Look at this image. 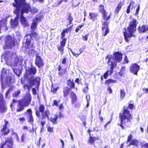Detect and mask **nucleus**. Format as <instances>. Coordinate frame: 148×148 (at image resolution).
Masks as SVG:
<instances>
[{
	"label": "nucleus",
	"mask_w": 148,
	"mask_h": 148,
	"mask_svg": "<svg viewBox=\"0 0 148 148\" xmlns=\"http://www.w3.org/2000/svg\"><path fill=\"white\" fill-rule=\"evenodd\" d=\"M37 72L36 67L32 65H31L27 69H26L24 77L27 79L28 84H24L23 87L24 89H27L28 92L25 94L23 98L18 101V108L16 109V112H17L23 111L25 109V107H28L31 103L32 101V96L29 92L32 87L35 84H36V88L37 90H38L41 80L40 78L38 76L34 77V76H31L28 78L29 75H35Z\"/></svg>",
	"instance_id": "nucleus-1"
},
{
	"label": "nucleus",
	"mask_w": 148,
	"mask_h": 148,
	"mask_svg": "<svg viewBox=\"0 0 148 148\" xmlns=\"http://www.w3.org/2000/svg\"><path fill=\"white\" fill-rule=\"evenodd\" d=\"M45 107L43 104H40L39 107V110H36L35 112L36 115L37 117L40 118V112L41 113L42 119H44L47 118L49 121L51 122L54 124H56L57 123V120L58 117L60 118L64 117V116L61 112H59V115L56 114L55 115L54 117H51L50 119L49 116L51 113L50 110H45Z\"/></svg>",
	"instance_id": "nucleus-2"
},
{
	"label": "nucleus",
	"mask_w": 148,
	"mask_h": 148,
	"mask_svg": "<svg viewBox=\"0 0 148 148\" xmlns=\"http://www.w3.org/2000/svg\"><path fill=\"white\" fill-rule=\"evenodd\" d=\"M138 24V22L135 19H133L130 21L129 24L128 26L127 27V31L126 28L125 27L124 29L125 31L123 32V36L124 39L126 42H129V38L132 37L135 38L136 35L134 34L136 30V27Z\"/></svg>",
	"instance_id": "nucleus-3"
},
{
	"label": "nucleus",
	"mask_w": 148,
	"mask_h": 148,
	"mask_svg": "<svg viewBox=\"0 0 148 148\" xmlns=\"http://www.w3.org/2000/svg\"><path fill=\"white\" fill-rule=\"evenodd\" d=\"M119 118L120 120V123L118 124L123 130L125 128V126L128 122H131L132 119V116L130 111L127 109L123 110L122 113L119 114Z\"/></svg>",
	"instance_id": "nucleus-4"
},
{
	"label": "nucleus",
	"mask_w": 148,
	"mask_h": 148,
	"mask_svg": "<svg viewBox=\"0 0 148 148\" xmlns=\"http://www.w3.org/2000/svg\"><path fill=\"white\" fill-rule=\"evenodd\" d=\"M122 58V54L120 52H115L113 54V56L107 55L106 57V58H108L107 61L108 64H112V63H116V66L117 65V62H119L121 61Z\"/></svg>",
	"instance_id": "nucleus-5"
},
{
	"label": "nucleus",
	"mask_w": 148,
	"mask_h": 148,
	"mask_svg": "<svg viewBox=\"0 0 148 148\" xmlns=\"http://www.w3.org/2000/svg\"><path fill=\"white\" fill-rule=\"evenodd\" d=\"M67 85L69 87L66 86L64 87L63 89V96L64 98L67 97L70 93V90L71 89L75 88V84L73 82V79L71 80V79L67 80Z\"/></svg>",
	"instance_id": "nucleus-6"
},
{
	"label": "nucleus",
	"mask_w": 148,
	"mask_h": 148,
	"mask_svg": "<svg viewBox=\"0 0 148 148\" xmlns=\"http://www.w3.org/2000/svg\"><path fill=\"white\" fill-rule=\"evenodd\" d=\"M18 6L21 8L23 9H27L28 12L27 13L30 12L32 14H34L37 13L38 12V10L37 9L35 8H32L30 4L27 3L26 0H24L23 1L18 4Z\"/></svg>",
	"instance_id": "nucleus-7"
},
{
	"label": "nucleus",
	"mask_w": 148,
	"mask_h": 148,
	"mask_svg": "<svg viewBox=\"0 0 148 148\" xmlns=\"http://www.w3.org/2000/svg\"><path fill=\"white\" fill-rule=\"evenodd\" d=\"M13 5L15 8H16V9H18L20 10L19 14L20 13V22L25 27H28L29 26V24L26 18L23 16V14L24 13H27L28 10V11L27 9H25V10L22 9L18 6V5Z\"/></svg>",
	"instance_id": "nucleus-8"
},
{
	"label": "nucleus",
	"mask_w": 148,
	"mask_h": 148,
	"mask_svg": "<svg viewBox=\"0 0 148 148\" xmlns=\"http://www.w3.org/2000/svg\"><path fill=\"white\" fill-rule=\"evenodd\" d=\"M7 107L5 100L3 94L0 92V112L4 113L7 110Z\"/></svg>",
	"instance_id": "nucleus-9"
},
{
	"label": "nucleus",
	"mask_w": 148,
	"mask_h": 148,
	"mask_svg": "<svg viewBox=\"0 0 148 148\" xmlns=\"http://www.w3.org/2000/svg\"><path fill=\"white\" fill-rule=\"evenodd\" d=\"M16 41L11 36H6V40L5 43L6 47L10 49H11L15 46Z\"/></svg>",
	"instance_id": "nucleus-10"
},
{
	"label": "nucleus",
	"mask_w": 148,
	"mask_h": 148,
	"mask_svg": "<svg viewBox=\"0 0 148 148\" xmlns=\"http://www.w3.org/2000/svg\"><path fill=\"white\" fill-rule=\"evenodd\" d=\"M13 145V138L10 137L6 140L4 143L1 144L0 148H14L12 147Z\"/></svg>",
	"instance_id": "nucleus-11"
},
{
	"label": "nucleus",
	"mask_w": 148,
	"mask_h": 148,
	"mask_svg": "<svg viewBox=\"0 0 148 148\" xmlns=\"http://www.w3.org/2000/svg\"><path fill=\"white\" fill-rule=\"evenodd\" d=\"M35 64L38 68L42 67L44 65L43 60L39 53L36 54Z\"/></svg>",
	"instance_id": "nucleus-12"
},
{
	"label": "nucleus",
	"mask_w": 148,
	"mask_h": 148,
	"mask_svg": "<svg viewBox=\"0 0 148 148\" xmlns=\"http://www.w3.org/2000/svg\"><path fill=\"white\" fill-rule=\"evenodd\" d=\"M32 110L30 108L28 109L24 112V114L27 117V122L31 124L33 123L34 119L32 114Z\"/></svg>",
	"instance_id": "nucleus-13"
},
{
	"label": "nucleus",
	"mask_w": 148,
	"mask_h": 148,
	"mask_svg": "<svg viewBox=\"0 0 148 148\" xmlns=\"http://www.w3.org/2000/svg\"><path fill=\"white\" fill-rule=\"evenodd\" d=\"M140 69V66L136 63L132 64L131 65L130 71L134 75L137 76L138 73Z\"/></svg>",
	"instance_id": "nucleus-14"
},
{
	"label": "nucleus",
	"mask_w": 148,
	"mask_h": 148,
	"mask_svg": "<svg viewBox=\"0 0 148 148\" xmlns=\"http://www.w3.org/2000/svg\"><path fill=\"white\" fill-rule=\"evenodd\" d=\"M19 10L18 9H15L14 10V13L16 15V17L14 20H11V24L13 27H15L17 26L18 24V20L19 16Z\"/></svg>",
	"instance_id": "nucleus-15"
},
{
	"label": "nucleus",
	"mask_w": 148,
	"mask_h": 148,
	"mask_svg": "<svg viewBox=\"0 0 148 148\" xmlns=\"http://www.w3.org/2000/svg\"><path fill=\"white\" fill-rule=\"evenodd\" d=\"M110 67V70H108L102 75L105 79H107L108 76L111 75L113 73V69L116 67V64L114 63L108 64Z\"/></svg>",
	"instance_id": "nucleus-16"
},
{
	"label": "nucleus",
	"mask_w": 148,
	"mask_h": 148,
	"mask_svg": "<svg viewBox=\"0 0 148 148\" xmlns=\"http://www.w3.org/2000/svg\"><path fill=\"white\" fill-rule=\"evenodd\" d=\"M101 27L102 35L103 36H106L109 32V29L108 27L109 22L104 21L102 24Z\"/></svg>",
	"instance_id": "nucleus-17"
},
{
	"label": "nucleus",
	"mask_w": 148,
	"mask_h": 148,
	"mask_svg": "<svg viewBox=\"0 0 148 148\" xmlns=\"http://www.w3.org/2000/svg\"><path fill=\"white\" fill-rule=\"evenodd\" d=\"M92 131V130H90V129L87 130V132L88 133L89 137L88 140V143L90 145H94L95 144V142L97 140H99V138L98 137H93L92 136L90 132Z\"/></svg>",
	"instance_id": "nucleus-18"
},
{
	"label": "nucleus",
	"mask_w": 148,
	"mask_h": 148,
	"mask_svg": "<svg viewBox=\"0 0 148 148\" xmlns=\"http://www.w3.org/2000/svg\"><path fill=\"white\" fill-rule=\"evenodd\" d=\"M71 102L72 104L75 103L77 101V97L76 95L73 92H71L70 95Z\"/></svg>",
	"instance_id": "nucleus-19"
},
{
	"label": "nucleus",
	"mask_w": 148,
	"mask_h": 148,
	"mask_svg": "<svg viewBox=\"0 0 148 148\" xmlns=\"http://www.w3.org/2000/svg\"><path fill=\"white\" fill-rule=\"evenodd\" d=\"M62 66L61 65L59 64L58 68V73L59 76L60 77L62 76L66 73V68L62 69Z\"/></svg>",
	"instance_id": "nucleus-20"
},
{
	"label": "nucleus",
	"mask_w": 148,
	"mask_h": 148,
	"mask_svg": "<svg viewBox=\"0 0 148 148\" xmlns=\"http://www.w3.org/2000/svg\"><path fill=\"white\" fill-rule=\"evenodd\" d=\"M138 30L140 33L145 32L148 31V25H143L141 26H139Z\"/></svg>",
	"instance_id": "nucleus-21"
},
{
	"label": "nucleus",
	"mask_w": 148,
	"mask_h": 148,
	"mask_svg": "<svg viewBox=\"0 0 148 148\" xmlns=\"http://www.w3.org/2000/svg\"><path fill=\"white\" fill-rule=\"evenodd\" d=\"M124 2L123 1H120L116 7L114 11V12L116 14H118L119 11L121 10L122 6L124 5Z\"/></svg>",
	"instance_id": "nucleus-22"
},
{
	"label": "nucleus",
	"mask_w": 148,
	"mask_h": 148,
	"mask_svg": "<svg viewBox=\"0 0 148 148\" xmlns=\"http://www.w3.org/2000/svg\"><path fill=\"white\" fill-rule=\"evenodd\" d=\"M7 72L5 69H3L2 70L1 75V81L2 84V88H3V84L4 78L5 77Z\"/></svg>",
	"instance_id": "nucleus-23"
},
{
	"label": "nucleus",
	"mask_w": 148,
	"mask_h": 148,
	"mask_svg": "<svg viewBox=\"0 0 148 148\" xmlns=\"http://www.w3.org/2000/svg\"><path fill=\"white\" fill-rule=\"evenodd\" d=\"M89 14L90 16V18L93 21L97 20V17L99 16L98 13L95 12H90Z\"/></svg>",
	"instance_id": "nucleus-24"
},
{
	"label": "nucleus",
	"mask_w": 148,
	"mask_h": 148,
	"mask_svg": "<svg viewBox=\"0 0 148 148\" xmlns=\"http://www.w3.org/2000/svg\"><path fill=\"white\" fill-rule=\"evenodd\" d=\"M1 131L2 132L3 135L5 136L8 135L10 133V130L7 127L3 126Z\"/></svg>",
	"instance_id": "nucleus-25"
},
{
	"label": "nucleus",
	"mask_w": 148,
	"mask_h": 148,
	"mask_svg": "<svg viewBox=\"0 0 148 148\" xmlns=\"http://www.w3.org/2000/svg\"><path fill=\"white\" fill-rule=\"evenodd\" d=\"M29 36H30V39H32V37H34L35 38L38 37V34L34 31H32L31 33L29 34H27L25 36V37H27Z\"/></svg>",
	"instance_id": "nucleus-26"
},
{
	"label": "nucleus",
	"mask_w": 148,
	"mask_h": 148,
	"mask_svg": "<svg viewBox=\"0 0 148 148\" xmlns=\"http://www.w3.org/2000/svg\"><path fill=\"white\" fill-rule=\"evenodd\" d=\"M116 82V80L110 78L105 80V85L109 86L112 84L115 83Z\"/></svg>",
	"instance_id": "nucleus-27"
},
{
	"label": "nucleus",
	"mask_w": 148,
	"mask_h": 148,
	"mask_svg": "<svg viewBox=\"0 0 148 148\" xmlns=\"http://www.w3.org/2000/svg\"><path fill=\"white\" fill-rule=\"evenodd\" d=\"M7 21L5 19H2L0 21V33H1V27L3 26H4L6 28H7L6 24Z\"/></svg>",
	"instance_id": "nucleus-28"
},
{
	"label": "nucleus",
	"mask_w": 148,
	"mask_h": 148,
	"mask_svg": "<svg viewBox=\"0 0 148 148\" xmlns=\"http://www.w3.org/2000/svg\"><path fill=\"white\" fill-rule=\"evenodd\" d=\"M107 13H108L106 11L102 13L103 19L104 20L108 21L111 18L110 14L108 17L107 16Z\"/></svg>",
	"instance_id": "nucleus-29"
},
{
	"label": "nucleus",
	"mask_w": 148,
	"mask_h": 148,
	"mask_svg": "<svg viewBox=\"0 0 148 148\" xmlns=\"http://www.w3.org/2000/svg\"><path fill=\"white\" fill-rule=\"evenodd\" d=\"M120 99L121 100H123L124 98L126 95V93L124 89H120Z\"/></svg>",
	"instance_id": "nucleus-30"
},
{
	"label": "nucleus",
	"mask_w": 148,
	"mask_h": 148,
	"mask_svg": "<svg viewBox=\"0 0 148 148\" xmlns=\"http://www.w3.org/2000/svg\"><path fill=\"white\" fill-rule=\"evenodd\" d=\"M67 20L69 21V25L71 24L73 20V18L72 16V14L71 13H68V15Z\"/></svg>",
	"instance_id": "nucleus-31"
},
{
	"label": "nucleus",
	"mask_w": 148,
	"mask_h": 148,
	"mask_svg": "<svg viewBox=\"0 0 148 148\" xmlns=\"http://www.w3.org/2000/svg\"><path fill=\"white\" fill-rule=\"evenodd\" d=\"M138 143V142L137 140L136 139H133L131 141L129 144V146H130L131 145H132L137 146Z\"/></svg>",
	"instance_id": "nucleus-32"
},
{
	"label": "nucleus",
	"mask_w": 148,
	"mask_h": 148,
	"mask_svg": "<svg viewBox=\"0 0 148 148\" xmlns=\"http://www.w3.org/2000/svg\"><path fill=\"white\" fill-rule=\"evenodd\" d=\"M134 108V102L132 100H130L129 102L128 108L130 110H132Z\"/></svg>",
	"instance_id": "nucleus-33"
},
{
	"label": "nucleus",
	"mask_w": 148,
	"mask_h": 148,
	"mask_svg": "<svg viewBox=\"0 0 148 148\" xmlns=\"http://www.w3.org/2000/svg\"><path fill=\"white\" fill-rule=\"evenodd\" d=\"M6 81L5 82V84L6 85L9 84H10L12 82V78L10 76H7L6 75Z\"/></svg>",
	"instance_id": "nucleus-34"
},
{
	"label": "nucleus",
	"mask_w": 148,
	"mask_h": 148,
	"mask_svg": "<svg viewBox=\"0 0 148 148\" xmlns=\"http://www.w3.org/2000/svg\"><path fill=\"white\" fill-rule=\"evenodd\" d=\"M69 31L66 28L64 29H63L62 32L61 33V36L60 37H65V34H68L69 32Z\"/></svg>",
	"instance_id": "nucleus-35"
},
{
	"label": "nucleus",
	"mask_w": 148,
	"mask_h": 148,
	"mask_svg": "<svg viewBox=\"0 0 148 148\" xmlns=\"http://www.w3.org/2000/svg\"><path fill=\"white\" fill-rule=\"evenodd\" d=\"M60 37L62 39V40L60 42V45L64 47L66 44L67 38L65 37L62 38L61 37Z\"/></svg>",
	"instance_id": "nucleus-36"
},
{
	"label": "nucleus",
	"mask_w": 148,
	"mask_h": 148,
	"mask_svg": "<svg viewBox=\"0 0 148 148\" xmlns=\"http://www.w3.org/2000/svg\"><path fill=\"white\" fill-rule=\"evenodd\" d=\"M68 1V0H58L55 3L54 6L55 7L58 6L62 2L64 1L65 2H67Z\"/></svg>",
	"instance_id": "nucleus-37"
},
{
	"label": "nucleus",
	"mask_w": 148,
	"mask_h": 148,
	"mask_svg": "<svg viewBox=\"0 0 148 148\" xmlns=\"http://www.w3.org/2000/svg\"><path fill=\"white\" fill-rule=\"evenodd\" d=\"M132 3H135L134 2L131 1L129 5L127 6V9L126 10V12L127 14H129L130 12V9H131V5L132 4Z\"/></svg>",
	"instance_id": "nucleus-38"
},
{
	"label": "nucleus",
	"mask_w": 148,
	"mask_h": 148,
	"mask_svg": "<svg viewBox=\"0 0 148 148\" xmlns=\"http://www.w3.org/2000/svg\"><path fill=\"white\" fill-rule=\"evenodd\" d=\"M141 147L142 148H148V143H146L145 141L140 143Z\"/></svg>",
	"instance_id": "nucleus-39"
},
{
	"label": "nucleus",
	"mask_w": 148,
	"mask_h": 148,
	"mask_svg": "<svg viewBox=\"0 0 148 148\" xmlns=\"http://www.w3.org/2000/svg\"><path fill=\"white\" fill-rule=\"evenodd\" d=\"M37 25L38 23L34 21L32 22L31 26V28L32 30L35 29L36 28Z\"/></svg>",
	"instance_id": "nucleus-40"
},
{
	"label": "nucleus",
	"mask_w": 148,
	"mask_h": 148,
	"mask_svg": "<svg viewBox=\"0 0 148 148\" xmlns=\"http://www.w3.org/2000/svg\"><path fill=\"white\" fill-rule=\"evenodd\" d=\"M64 47L60 45L57 47V48L58 51H60L61 55H63L64 53Z\"/></svg>",
	"instance_id": "nucleus-41"
},
{
	"label": "nucleus",
	"mask_w": 148,
	"mask_h": 148,
	"mask_svg": "<svg viewBox=\"0 0 148 148\" xmlns=\"http://www.w3.org/2000/svg\"><path fill=\"white\" fill-rule=\"evenodd\" d=\"M99 12L101 13L106 11V10L104 9V6L103 5L101 4L99 5Z\"/></svg>",
	"instance_id": "nucleus-42"
},
{
	"label": "nucleus",
	"mask_w": 148,
	"mask_h": 148,
	"mask_svg": "<svg viewBox=\"0 0 148 148\" xmlns=\"http://www.w3.org/2000/svg\"><path fill=\"white\" fill-rule=\"evenodd\" d=\"M21 93V91L19 90H17L16 92H14L12 95L13 97H17Z\"/></svg>",
	"instance_id": "nucleus-43"
},
{
	"label": "nucleus",
	"mask_w": 148,
	"mask_h": 148,
	"mask_svg": "<svg viewBox=\"0 0 148 148\" xmlns=\"http://www.w3.org/2000/svg\"><path fill=\"white\" fill-rule=\"evenodd\" d=\"M31 43V39L27 38L25 42V45L26 46V47L27 48L30 45Z\"/></svg>",
	"instance_id": "nucleus-44"
},
{
	"label": "nucleus",
	"mask_w": 148,
	"mask_h": 148,
	"mask_svg": "<svg viewBox=\"0 0 148 148\" xmlns=\"http://www.w3.org/2000/svg\"><path fill=\"white\" fill-rule=\"evenodd\" d=\"M14 2L12 3V5H18L24 0H14Z\"/></svg>",
	"instance_id": "nucleus-45"
},
{
	"label": "nucleus",
	"mask_w": 148,
	"mask_h": 148,
	"mask_svg": "<svg viewBox=\"0 0 148 148\" xmlns=\"http://www.w3.org/2000/svg\"><path fill=\"white\" fill-rule=\"evenodd\" d=\"M54 127H51V126H49L47 127V131L51 133H53Z\"/></svg>",
	"instance_id": "nucleus-46"
},
{
	"label": "nucleus",
	"mask_w": 148,
	"mask_h": 148,
	"mask_svg": "<svg viewBox=\"0 0 148 148\" xmlns=\"http://www.w3.org/2000/svg\"><path fill=\"white\" fill-rule=\"evenodd\" d=\"M11 135H15L16 136V140L19 142V138L18 136V134L17 133H16L14 132H12L11 133Z\"/></svg>",
	"instance_id": "nucleus-47"
},
{
	"label": "nucleus",
	"mask_w": 148,
	"mask_h": 148,
	"mask_svg": "<svg viewBox=\"0 0 148 148\" xmlns=\"http://www.w3.org/2000/svg\"><path fill=\"white\" fill-rule=\"evenodd\" d=\"M59 89V87H57L55 88H53V89L51 88V91L53 94H55Z\"/></svg>",
	"instance_id": "nucleus-48"
},
{
	"label": "nucleus",
	"mask_w": 148,
	"mask_h": 148,
	"mask_svg": "<svg viewBox=\"0 0 148 148\" xmlns=\"http://www.w3.org/2000/svg\"><path fill=\"white\" fill-rule=\"evenodd\" d=\"M60 102V100L57 101L56 100H54L53 103L52 104L53 106H54V105H55L57 107L58 106V103Z\"/></svg>",
	"instance_id": "nucleus-49"
},
{
	"label": "nucleus",
	"mask_w": 148,
	"mask_h": 148,
	"mask_svg": "<svg viewBox=\"0 0 148 148\" xmlns=\"http://www.w3.org/2000/svg\"><path fill=\"white\" fill-rule=\"evenodd\" d=\"M19 121L22 123H24L26 121V119L24 117H22L18 119Z\"/></svg>",
	"instance_id": "nucleus-50"
},
{
	"label": "nucleus",
	"mask_w": 148,
	"mask_h": 148,
	"mask_svg": "<svg viewBox=\"0 0 148 148\" xmlns=\"http://www.w3.org/2000/svg\"><path fill=\"white\" fill-rule=\"evenodd\" d=\"M41 20V17L40 16L35 17L33 21L38 23V21H40Z\"/></svg>",
	"instance_id": "nucleus-51"
},
{
	"label": "nucleus",
	"mask_w": 148,
	"mask_h": 148,
	"mask_svg": "<svg viewBox=\"0 0 148 148\" xmlns=\"http://www.w3.org/2000/svg\"><path fill=\"white\" fill-rule=\"evenodd\" d=\"M133 137V136L131 134H130L128 136L127 140V143L130 142L132 140Z\"/></svg>",
	"instance_id": "nucleus-52"
},
{
	"label": "nucleus",
	"mask_w": 148,
	"mask_h": 148,
	"mask_svg": "<svg viewBox=\"0 0 148 148\" xmlns=\"http://www.w3.org/2000/svg\"><path fill=\"white\" fill-rule=\"evenodd\" d=\"M86 87L83 90V91L85 93H86L88 89V84H85Z\"/></svg>",
	"instance_id": "nucleus-53"
},
{
	"label": "nucleus",
	"mask_w": 148,
	"mask_h": 148,
	"mask_svg": "<svg viewBox=\"0 0 148 148\" xmlns=\"http://www.w3.org/2000/svg\"><path fill=\"white\" fill-rule=\"evenodd\" d=\"M89 35V33H87L84 36H82V38L85 41H86L88 39V37Z\"/></svg>",
	"instance_id": "nucleus-54"
},
{
	"label": "nucleus",
	"mask_w": 148,
	"mask_h": 148,
	"mask_svg": "<svg viewBox=\"0 0 148 148\" xmlns=\"http://www.w3.org/2000/svg\"><path fill=\"white\" fill-rule=\"evenodd\" d=\"M13 70L15 73L18 76H19V75L20 73L18 72V71H19V70L17 69L13 68Z\"/></svg>",
	"instance_id": "nucleus-55"
},
{
	"label": "nucleus",
	"mask_w": 148,
	"mask_h": 148,
	"mask_svg": "<svg viewBox=\"0 0 148 148\" xmlns=\"http://www.w3.org/2000/svg\"><path fill=\"white\" fill-rule=\"evenodd\" d=\"M86 47L85 46H84L82 48H80L79 49V51L80 52L79 53L80 54L84 51V50L86 49Z\"/></svg>",
	"instance_id": "nucleus-56"
},
{
	"label": "nucleus",
	"mask_w": 148,
	"mask_h": 148,
	"mask_svg": "<svg viewBox=\"0 0 148 148\" xmlns=\"http://www.w3.org/2000/svg\"><path fill=\"white\" fill-rule=\"evenodd\" d=\"M66 58L65 57L62 59L61 63L65 64L66 63Z\"/></svg>",
	"instance_id": "nucleus-57"
},
{
	"label": "nucleus",
	"mask_w": 148,
	"mask_h": 148,
	"mask_svg": "<svg viewBox=\"0 0 148 148\" xmlns=\"http://www.w3.org/2000/svg\"><path fill=\"white\" fill-rule=\"evenodd\" d=\"M124 61L125 62L124 63H128L129 62V60H128L127 57L126 56H125L124 57Z\"/></svg>",
	"instance_id": "nucleus-58"
},
{
	"label": "nucleus",
	"mask_w": 148,
	"mask_h": 148,
	"mask_svg": "<svg viewBox=\"0 0 148 148\" xmlns=\"http://www.w3.org/2000/svg\"><path fill=\"white\" fill-rule=\"evenodd\" d=\"M32 94L34 95H36L37 94L36 89L35 88H33L32 89Z\"/></svg>",
	"instance_id": "nucleus-59"
},
{
	"label": "nucleus",
	"mask_w": 148,
	"mask_h": 148,
	"mask_svg": "<svg viewBox=\"0 0 148 148\" xmlns=\"http://www.w3.org/2000/svg\"><path fill=\"white\" fill-rule=\"evenodd\" d=\"M140 9V5H139L137 7V8L136 9V12L135 13V15H136L138 14L139 13V11Z\"/></svg>",
	"instance_id": "nucleus-60"
},
{
	"label": "nucleus",
	"mask_w": 148,
	"mask_h": 148,
	"mask_svg": "<svg viewBox=\"0 0 148 148\" xmlns=\"http://www.w3.org/2000/svg\"><path fill=\"white\" fill-rule=\"evenodd\" d=\"M41 140V138H40L39 139V140L37 141L36 143V146L38 147H40V140Z\"/></svg>",
	"instance_id": "nucleus-61"
},
{
	"label": "nucleus",
	"mask_w": 148,
	"mask_h": 148,
	"mask_svg": "<svg viewBox=\"0 0 148 148\" xmlns=\"http://www.w3.org/2000/svg\"><path fill=\"white\" fill-rule=\"evenodd\" d=\"M25 138V134H23L21 137V140L22 142H24V138Z\"/></svg>",
	"instance_id": "nucleus-62"
},
{
	"label": "nucleus",
	"mask_w": 148,
	"mask_h": 148,
	"mask_svg": "<svg viewBox=\"0 0 148 148\" xmlns=\"http://www.w3.org/2000/svg\"><path fill=\"white\" fill-rule=\"evenodd\" d=\"M58 108L60 110H62V109L64 108V107L63 104L61 103L60 104L59 106H58Z\"/></svg>",
	"instance_id": "nucleus-63"
},
{
	"label": "nucleus",
	"mask_w": 148,
	"mask_h": 148,
	"mask_svg": "<svg viewBox=\"0 0 148 148\" xmlns=\"http://www.w3.org/2000/svg\"><path fill=\"white\" fill-rule=\"evenodd\" d=\"M107 90L108 91H109L110 93L112 94V90L110 86H108L107 88Z\"/></svg>",
	"instance_id": "nucleus-64"
}]
</instances>
